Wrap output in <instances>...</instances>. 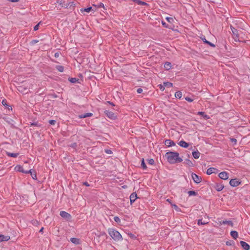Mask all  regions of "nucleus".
I'll return each mask as SVG.
<instances>
[{
	"label": "nucleus",
	"instance_id": "obj_1",
	"mask_svg": "<svg viewBox=\"0 0 250 250\" xmlns=\"http://www.w3.org/2000/svg\"><path fill=\"white\" fill-rule=\"evenodd\" d=\"M165 156L167 162L171 164L179 163L183 161V159L179 157V153L176 152H167Z\"/></svg>",
	"mask_w": 250,
	"mask_h": 250
},
{
	"label": "nucleus",
	"instance_id": "obj_2",
	"mask_svg": "<svg viewBox=\"0 0 250 250\" xmlns=\"http://www.w3.org/2000/svg\"><path fill=\"white\" fill-rule=\"evenodd\" d=\"M109 235L115 241H121L123 240L122 235L120 232L113 228H109L107 230Z\"/></svg>",
	"mask_w": 250,
	"mask_h": 250
},
{
	"label": "nucleus",
	"instance_id": "obj_3",
	"mask_svg": "<svg viewBox=\"0 0 250 250\" xmlns=\"http://www.w3.org/2000/svg\"><path fill=\"white\" fill-rule=\"evenodd\" d=\"M104 113L106 116L110 119L114 120L117 118L116 115L111 111L106 110L104 111Z\"/></svg>",
	"mask_w": 250,
	"mask_h": 250
},
{
	"label": "nucleus",
	"instance_id": "obj_4",
	"mask_svg": "<svg viewBox=\"0 0 250 250\" xmlns=\"http://www.w3.org/2000/svg\"><path fill=\"white\" fill-rule=\"evenodd\" d=\"M191 177L194 182L197 184L202 181V178L195 173H192Z\"/></svg>",
	"mask_w": 250,
	"mask_h": 250
},
{
	"label": "nucleus",
	"instance_id": "obj_5",
	"mask_svg": "<svg viewBox=\"0 0 250 250\" xmlns=\"http://www.w3.org/2000/svg\"><path fill=\"white\" fill-rule=\"evenodd\" d=\"M15 170L17 171L21 172L23 173H29L30 171L24 170L22 166L17 165L15 167Z\"/></svg>",
	"mask_w": 250,
	"mask_h": 250
},
{
	"label": "nucleus",
	"instance_id": "obj_6",
	"mask_svg": "<svg viewBox=\"0 0 250 250\" xmlns=\"http://www.w3.org/2000/svg\"><path fill=\"white\" fill-rule=\"evenodd\" d=\"M218 172L219 171L216 168L209 167L207 169L206 173L207 175H209L213 173L217 174Z\"/></svg>",
	"mask_w": 250,
	"mask_h": 250
},
{
	"label": "nucleus",
	"instance_id": "obj_7",
	"mask_svg": "<svg viewBox=\"0 0 250 250\" xmlns=\"http://www.w3.org/2000/svg\"><path fill=\"white\" fill-rule=\"evenodd\" d=\"M240 183V182L236 179H231L229 181V184L232 187H237Z\"/></svg>",
	"mask_w": 250,
	"mask_h": 250
},
{
	"label": "nucleus",
	"instance_id": "obj_8",
	"mask_svg": "<svg viewBox=\"0 0 250 250\" xmlns=\"http://www.w3.org/2000/svg\"><path fill=\"white\" fill-rule=\"evenodd\" d=\"M218 176L220 178L223 180H227L229 178V174L226 171L220 172Z\"/></svg>",
	"mask_w": 250,
	"mask_h": 250
},
{
	"label": "nucleus",
	"instance_id": "obj_9",
	"mask_svg": "<svg viewBox=\"0 0 250 250\" xmlns=\"http://www.w3.org/2000/svg\"><path fill=\"white\" fill-rule=\"evenodd\" d=\"M60 215L61 217L64 218L68 219H70L71 218V215L64 211H61L60 213Z\"/></svg>",
	"mask_w": 250,
	"mask_h": 250
},
{
	"label": "nucleus",
	"instance_id": "obj_10",
	"mask_svg": "<svg viewBox=\"0 0 250 250\" xmlns=\"http://www.w3.org/2000/svg\"><path fill=\"white\" fill-rule=\"evenodd\" d=\"M240 244L242 247L245 250H249L250 249V245L247 243L246 242L244 241H240Z\"/></svg>",
	"mask_w": 250,
	"mask_h": 250
},
{
	"label": "nucleus",
	"instance_id": "obj_11",
	"mask_svg": "<svg viewBox=\"0 0 250 250\" xmlns=\"http://www.w3.org/2000/svg\"><path fill=\"white\" fill-rule=\"evenodd\" d=\"M165 145L168 147H170L175 146V144L171 140H166L165 141Z\"/></svg>",
	"mask_w": 250,
	"mask_h": 250
},
{
	"label": "nucleus",
	"instance_id": "obj_12",
	"mask_svg": "<svg viewBox=\"0 0 250 250\" xmlns=\"http://www.w3.org/2000/svg\"><path fill=\"white\" fill-rule=\"evenodd\" d=\"M178 145L180 146H181L182 147H184V148H187L189 146L187 142H186L185 141H184L183 140L180 141L179 142Z\"/></svg>",
	"mask_w": 250,
	"mask_h": 250
},
{
	"label": "nucleus",
	"instance_id": "obj_13",
	"mask_svg": "<svg viewBox=\"0 0 250 250\" xmlns=\"http://www.w3.org/2000/svg\"><path fill=\"white\" fill-rule=\"evenodd\" d=\"M137 198V194L136 193H132L130 196V200L131 203L134 202Z\"/></svg>",
	"mask_w": 250,
	"mask_h": 250
},
{
	"label": "nucleus",
	"instance_id": "obj_14",
	"mask_svg": "<svg viewBox=\"0 0 250 250\" xmlns=\"http://www.w3.org/2000/svg\"><path fill=\"white\" fill-rule=\"evenodd\" d=\"M10 239V236L0 235V242L2 241H7Z\"/></svg>",
	"mask_w": 250,
	"mask_h": 250
},
{
	"label": "nucleus",
	"instance_id": "obj_15",
	"mask_svg": "<svg viewBox=\"0 0 250 250\" xmlns=\"http://www.w3.org/2000/svg\"><path fill=\"white\" fill-rule=\"evenodd\" d=\"M93 115V114L91 113H87L85 114H82L79 116V118H84L86 117H91Z\"/></svg>",
	"mask_w": 250,
	"mask_h": 250
},
{
	"label": "nucleus",
	"instance_id": "obj_16",
	"mask_svg": "<svg viewBox=\"0 0 250 250\" xmlns=\"http://www.w3.org/2000/svg\"><path fill=\"white\" fill-rule=\"evenodd\" d=\"M197 114L201 115L206 120L209 119V117L208 115L206 114L204 112L199 111L198 112Z\"/></svg>",
	"mask_w": 250,
	"mask_h": 250
},
{
	"label": "nucleus",
	"instance_id": "obj_17",
	"mask_svg": "<svg viewBox=\"0 0 250 250\" xmlns=\"http://www.w3.org/2000/svg\"><path fill=\"white\" fill-rule=\"evenodd\" d=\"M6 154L8 156L13 158H16L19 155V153H11L9 152H6Z\"/></svg>",
	"mask_w": 250,
	"mask_h": 250
},
{
	"label": "nucleus",
	"instance_id": "obj_18",
	"mask_svg": "<svg viewBox=\"0 0 250 250\" xmlns=\"http://www.w3.org/2000/svg\"><path fill=\"white\" fill-rule=\"evenodd\" d=\"M133 1L135 2V3H137L138 5H147V3H146V2H144V1H142L140 0H133Z\"/></svg>",
	"mask_w": 250,
	"mask_h": 250
},
{
	"label": "nucleus",
	"instance_id": "obj_19",
	"mask_svg": "<svg viewBox=\"0 0 250 250\" xmlns=\"http://www.w3.org/2000/svg\"><path fill=\"white\" fill-rule=\"evenodd\" d=\"M192 155L195 159H198L200 156V153L198 151H193Z\"/></svg>",
	"mask_w": 250,
	"mask_h": 250
},
{
	"label": "nucleus",
	"instance_id": "obj_20",
	"mask_svg": "<svg viewBox=\"0 0 250 250\" xmlns=\"http://www.w3.org/2000/svg\"><path fill=\"white\" fill-rule=\"evenodd\" d=\"M230 28H231V30L232 31V32L233 33V34L235 36H236V37H238V30L235 29V28L231 26L230 27Z\"/></svg>",
	"mask_w": 250,
	"mask_h": 250
},
{
	"label": "nucleus",
	"instance_id": "obj_21",
	"mask_svg": "<svg viewBox=\"0 0 250 250\" xmlns=\"http://www.w3.org/2000/svg\"><path fill=\"white\" fill-rule=\"evenodd\" d=\"M231 237L236 239L238 237V232L236 231H231L230 232Z\"/></svg>",
	"mask_w": 250,
	"mask_h": 250
},
{
	"label": "nucleus",
	"instance_id": "obj_22",
	"mask_svg": "<svg viewBox=\"0 0 250 250\" xmlns=\"http://www.w3.org/2000/svg\"><path fill=\"white\" fill-rule=\"evenodd\" d=\"M164 67L166 70H169L171 68V63L167 62L164 64Z\"/></svg>",
	"mask_w": 250,
	"mask_h": 250
},
{
	"label": "nucleus",
	"instance_id": "obj_23",
	"mask_svg": "<svg viewBox=\"0 0 250 250\" xmlns=\"http://www.w3.org/2000/svg\"><path fill=\"white\" fill-rule=\"evenodd\" d=\"M29 171H30L31 172H29V173L31 174V175L33 179H37V175L36 172L32 170V169H30Z\"/></svg>",
	"mask_w": 250,
	"mask_h": 250
},
{
	"label": "nucleus",
	"instance_id": "obj_24",
	"mask_svg": "<svg viewBox=\"0 0 250 250\" xmlns=\"http://www.w3.org/2000/svg\"><path fill=\"white\" fill-rule=\"evenodd\" d=\"M70 240L71 242L75 244H78L80 243V240L76 238H71Z\"/></svg>",
	"mask_w": 250,
	"mask_h": 250
},
{
	"label": "nucleus",
	"instance_id": "obj_25",
	"mask_svg": "<svg viewBox=\"0 0 250 250\" xmlns=\"http://www.w3.org/2000/svg\"><path fill=\"white\" fill-rule=\"evenodd\" d=\"M163 84L165 87H171L172 86V83L170 82H164Z\"/></svg>",
	"mask_w": 250,
	"mask_h": 250
},
{
	"label": "nucleus",
	"instance_id": "obj_26",
	"mask_svg": "<svg viewBox=\"0 0 250 250\" xmlns=\"http://www.w3.org/2000/svg\"><path fill=\"white\" fill-rule=\"evenodd\" d=\"M175 96L178 98H181L182 96V93L180 91H177L175 93Z\"/></svg>",
	"mask_w": 250,
	"mask_h": 250
},
{
	"label": "nucleus",
	"instance_id": "obj_27",
	"mask_svg": "<svg viewBox=\"0 0 250 250\" xmlns=\"http://www.w3.org/2000/svg\"><path fill=\"white\" fill-rule=\"evenodd\" d=\"M141 166L144 169H146L147 168V167L145 163V160L144 158H143L141 161Z\"/></svg>",
	"mask_w": 250,
	"mask_h": 250
},
{
	"label": "nucleus",
	"instance_id": "obj_28",
	"mask_svg": "<svg viewBox=\"0 0 250 250\" xmlns=\"http://www.w3.org/2000/svg\"><path fill=\"white\" fill-rule=\"evenodd\" d=\"M56 68L60 72H62L63 71V67L62 65H57Z\"/></svg>",
	"mask_w": 250,
	"mask_h": 250
},
{
	"label": "nucleus",
	"instance_id": "obj_29",
	"mask_svg": "<svg viewBox=\"0 0 250 250\" xmlns=\"http://www.w3.org/2000/svg\"><path fill=\"white\" fill-rule=\"evenodd\" d=\"M93 5L95 7H97V8L103 7V8H104V4L103 3H101V2L99 3L97 5L93 4Z\"/></svg>",
	"mask_w": 250,
	"mask_h": 250
},
{
	"label": "nucleus",
	"instance_id": "obj_30",
	"mask_svg": "<svg viewBox=\"0 0 250 250\" xmlns=\"http://www.w3.org/2000/svg\"><path fill=\"white\" fill-rule=\"evenodd\" d=\"M166 19L169 23H172L174 21V19L172 17H167Z\"/></svg>",
	"mask_w": 250,
	"mask_h": 250
},
{
	"label": "nucleus",
	"instance_id": "obj_31",
	"mask_svg": "<svg viewBox=\"0 0 250 250\" xmlns=\"http://www.w3.org/2000/svg\"><path fill=\"white\" fill-rule=\"evenodd\" d=\"M189 196H194L196 195V192L193 190H190L188 192Z\"/></svg>",
	"mask_w": 250,
	"mask_h": 250
},
{
	"label": "nucleus",
	"instance_id": "obj_32",
	"mask_svg": "<svg viewBox=\"0 0 250 250\" xmlns=\"http://www.w3.org/2000/svg\"><path fill=\"white\" fill-rule=\"evenodd\" d=\"M69 80L72 83H76V82H78V79H77L75 78H73L69 79Z\"/></svg>",
	"mask_w": 250,
	"mask_h": 250
},
{
	"label": "nucleus",
	"instance_id": "obj_33",
	"mask_svg": "<svg viewBox=\"0 0 250 250\" xmlns=\"http://www.w3.org/2000/svg\"><path fill=\"white\" fill-rule=\"evenodd\" d=\"M127 235H128V236L130 238H132L133 239H136V236L135 235H134L133 234L131 233H127Z\"/></svg>",
	"mask_w": 250,
	"mask_h": 250
},
{
	"label": "nucleus",
	"instance_id": "obj_34",
	"mask_svg": "<svg viewBox=\"0 0 250 250\" xmlns=\"http://www.w3.org/2000/svg\"><path fill=\"white\" fill-rule=\"evenodd\" d=\"M84 11L86 12H89L90 11H93L92 8L91 7H88V8H85L84 9ZM95 10H94V11Z\"/></svg>",
	"mask_w": 250,
	"mask_h": 250
},
{
	"label": "nucleus",
	"instance_id": "obj_35",
	"mask_svg": "<svg viewBox=\"0 0 250 250\" xmlns=\"http://www.w3.org/2000/svg\"><path fill=\"white\" fill-rule=\"evenodd\" d=\"M171 206L172 207V208H173L176 211H179L180 210V208H178V207L175 205V204H171Z\"/></svg>",
	"mask_w": 250,
	"mask_h": 250
},
{
	"label": "nucleus",
	"instance_id": "obj_36",
	"mask_svg": "<svg viewBox=\"0 0 250 250\" xmlns=\"http://www.w3.org/2000/svg\"><path fill=\"white\" fill-rule=\"evenodd\" d=\"M207 223H208V222H202V220L201 219L199 220L198 222V225H205V224H207Z\"/></svg>",
	"mask_w": 250,
	"mask_h": 250
},
{
	"label": "nucleus",
	"instance_id": "obj_37",
	"mask_svg": "<svg viewBox=\"0 0 250 250\" xmlns=\"http://www.w3.org/2000/svg\"><path fill=\"white\" fill-rule=\"evenodd\" d=\"M148 163L149 164L152 165L154 164L155 162L153 159H150L148 160Z\"/></svg>",
	"mask_w": 250,
	"mask_h": 250
},
{
	"label": "nucleus",
	"instance_id": "obj_38",
	"mask_svg": "<svg viewBox=\"0 0 250 250\" xmlns=\"http://www.w3.org/2000/svg\"><path fill=\"white\" fill-rule=\"evenodd\" d=\"M114 220L116 222L119 223L120 222V219L118 216H115L114 218Z\"/></svg>",
	"mask_w": 250,
	"mask_h": 250
},
{
	"label": "nucleus",
	"instance_id": "obj_39",
	"mask_svg": "<svg viewBox=\"0 0 250 250\" xmlns=\"http://www.w3.org/2000/svg\"><path fill=\"white\" fill-rule=\"evenodd\" d=\"M186 100L189 102H192L193 100L192 99H191V98L190 97H186L185 98Z\"/></svg>",
	"mask_w": 250,
	"mask_h": 250
},
{
	"label": "nucleus",
	"instance_id": "obj_40",
	"mask_svg": "<svg viewBox=\"0 0 250 250\" xmlns=\"http://www.w3.org/2000/svg\"><path fill=\"white\" fill-rule=\"evenodd\" d=\"M230 141L233 143L234 144H236V142H237V140L235 138H231L230 139Z\"/></svg>",
	"mask_w": 250,
	"mask_h": 250
},
{
	"label": "nucleus",
	"instance_id": "obj_41",
	"mask_svg": "<svg viewBox=\"0 0 250 250\" xmlns=\"http://www.w3.org/2000/svg\"><path fill=\"white\" fill-rule=\"evenodd\" d=\"M49 123L50 124L52 125H54L55 124H56V121L55 120H50L49 121Z\"/></svg>",
	"mask_w": 250,
	"mask_h": 250
},
{
	"label": "nucleus",
	"instance_id": "obj_42",
	"mask_svg": "<svg viewBox=\"0 0 250 250\" xmlns=\"http://www.w3.org/2000/svg\"><path fill=\"white\" fill-rule=\"evenodd\" d=\"M40 22H39L38 24H37L36 25H35L34 26V30L35 31H37L39 29V24H40Z\"/></svg>",
	"mask_w": 250,
	"mask_h": 250
},
{
	"label": "nucleus",
	"instance_id": "obj_43",
	"mask_svg": "<svg viewBox=\"0 0 250 250\" xmlns=\"http://www.w3.org/2000/svg\"><path fill=\"white\" fill-rule=\"evenodd\" d=\"M162 23L164 27H167V28H169V27H168V25H167V24L165 22H164V21H162Z\"/></svg>",
	"mask_w": 250,
	"mask_h": 250
},
{
	"label": "nucleus",
	"instance_id": "obj_44",
	"mask_svg": "<svg viewBox=\"0 0 250 250\" xmlns=\"http://www.w3.org/2000/svg\"><path fill=\"white\" fill-rule=\"evenodd\" d=\"M143 92V89L142 88H138L137 90V92L139 94Z\"/></svg>",
	"mask_w": 250,
	"mask_h": 250
},
{
	"label": "nucleus",
	"instance_id": "obj_45",
	"mask_svg": "<svg viewBox=\"0 0 250 250\" xmlns=\"http://www.w3.org/2000/svg\"><path fill=\"white\" fill-rule=\"evenodd\" d=\"M160 88L162 91H164L165 89V86H164V84L163 85H160Z\"/></svg>",
	"mask_w": 250,
	"mask_h": 250
},
{
	"label": "nucleus",
	"instance_id": "obj_46",
	"mask_svg": "<svg viewBox=\"0 0 250 250\" xmlns=\"http://www.w3.org/2000/svg\"><path fill=\"white\" fill-rule=\"evenodd\" d=\"M2 104L3 105H7L6 104V101L5 100H3L2 101Z\"/></svg>",
	"mask_w": 250,
	"mask_h": 250
},
{
	"label": "nucleus",
	"instance_id": "obj_47",
	"mask_svg": "<svg viewBox=\"0 0 250 250\" xmlns=\"http://www.w3.org/2000/svg\"><path fill=\"white\" fill-rule=\"evenodd\" d=\"M20 0H9L10 1L12 2H18Z\"/></svg>",
	"mask_w": 250,
	"mask_h": 250
},
{
	"label": "nucleus",
	"instance_id": "obj_48",
	"mask_svg": "<svg viewBox=\"0 0 250 250\" xmlns=\"http://www.w3.org/2000/svg\"><path fill=\"white\" fill-rule=\"evenodd\" d=\"M166 201L171 205L172 204L170 199H167Z\"/></svg>",
	"mask_w": 250,
	"mask_h": 250
},
{
	"label": "nucleus",
	"instance_id": "obj_49",
	"mask_svg": "<svg viewBox=\"0 0 250 250\" xmlns=\"http://www.w3.org/2000/svg\"><path fill=\"white\" fill-rule=\"evenodd\" d=\"M83 185L86 187H88L89 186V184L87 182L83 183Z\"/></svg>",
	"mask_w": 250,
	"mask_h": 250
},
{
	"label": "nucleus",
	"instance_id": "obj_50",
	"mask_svg": "<svg viewBox=\"0 0 250 250\" xmlns=\"http://www.w3.org/2000/svg\"><path fill=\"white\" fill-rule=\"evenodd\" d=\"M31 126H33V125H34V126H37L38 125V124L37 123H32L31 124Z\"/></svg>",
	"mask_w": 250,
	"mask_h": 250
},
{
	"label": "nucleus",
	"instance_id": "obj_51",
	"mask_svg": "<svg viewBox=\"0 0 250 250\" xmlns=\"http://www.w3.org/2000/svg\"><path fill=\"white\" fill-rule=\"evenodd\" d=\"M105 152L108 154H111L112 152L110 150H105Z\"/></svg>",
	"mask_w": 250,
	"mask_h": 250
},
{
	"label": "nucleus",
	"instance_id": "obj_52",
	"mask_svg": "<svg viewBox=\"0 0 250 250\" xmlns=\"http://www.w3.org/2000/svg\"><path fill=\"white\" fill-rule=\"evenodd\" d=\"M38 42V41H37V40H33V41H32V43H33V44H34V43H37Z\"/></svg>",
	"mask_w": 250,
	"mask_h": 250
},
{
	"label": "nucleus",
	"instance_id": "obj_53",
	"mask_svg": "<svg viewBox=\"0 0 250 250\" xmlns=\"http://www.w3.org/2000/svg\"><path fill=\"white\" fill-rule=\"evenodd\" d=\"M228 223H229V221H223V224H228Z\"/></svg>",
	"mask_w": 250,
	"mask_h": 250
},
{
	"label": "nucleus",
	"instance_id": "obj_54",
	"mask_svg": "<svg viewBox=\"0 0 250 250\" xmlns=\"http://www.w3.org/2000/svg\"><path fill=\"white\" fill-rule=\"evenodd\" d=\"M229 224H230L231 226H232V223L231 221H229V223H228Z\"/></svg>",
	"mask_w": 250,
	"mask_h": 250
},
{
	"label": "nucleus",
	"instance_id": "obj_55",
	"mask_svg": "<svg viewBox=\"0 0 250 250\" xmlns=\"http://www.w3.org/2000/svg\"><path fill=\"white\" fill-rule=\"evenodd\" d=\"M210 46H214V45H213L212 43H208Z\"/></svg>",
	"mask_w": 250,
	"mask_h": 250
},
{
	"label": "nucleus",
	"instance_id": "obj_56",
	"mask_svg": "<svg viewBox=\"0 0 250 250\" xmlns=\"http://www.w3.org/2000/svg\"><path fill=\"white\" fill-rule=\"evenodd\" d=\"M205 42H206V43H210V42H209L207 41V40H205Z\"/></svg>",
	"mask_w": 250,
	"mask_h": 250
},
{
	"label": "nucleus",
	"instance_id": "obj_57",
	"mask_svg": "<svg viewBox=\"0 0 250 250\" xmlns=\"http://www.w3.org/2000/svg\"><path fill=\"white\" fill-rule=\"evenodd\" d=\"M43 229V228H42L40 229V232H42Z\"/></svg>",
	"mask_w": 250,
	"mask_h": 250
},
{
	"label": "nucleus",
	"instance_id": "obj_58",
	"mask_svg": "<svg viewBox=\"0 0 250 250\" xmlns=\"http://www.w3.org/2000/svg\"><path fill=\"white\" fill-rule=\"evenodd\" d=\"M58 56H59V55L58 54V53H56L55 55V57H58Z\"/></svg>",
	"mask_w": 250,
	"mask_h": 250
},
{
	"label": "nucleus",
	"instance_id": "obj_59",
	"mask_svg": "<svg viewBox=\"0 0 250 250\" xmlns=\"http://www.w3.org/2000/svg\"><path fill=\"white\" fill-rule=\"evenodd\" d=\"M250 92V89L249 90Z\"/></svg>",
	"mask_w": 250,
	"mask_h": 250
}]
</instances>
